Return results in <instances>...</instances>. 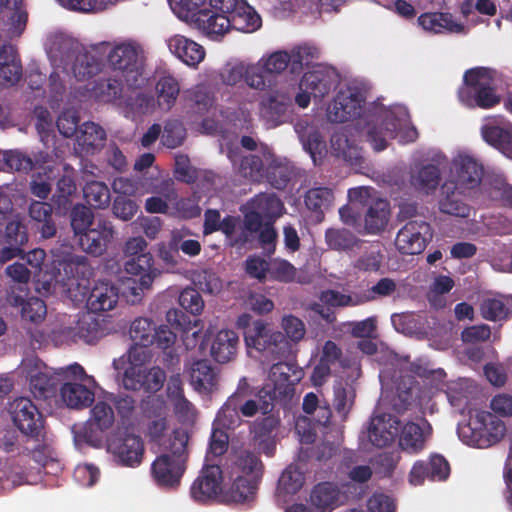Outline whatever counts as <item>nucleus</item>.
Segmentation results:
<instances>
[{
  "instance_id": "nucleus-39",
  "label": "nucleus",
  "mask_w": 512,
  "mask_h": 512,
  "mask_svg": "<svg viewBox=\"0 0 512 512\" xmlns=\"http://www.w3.org/2000/svg\"><path fill=\"white\" fill-rule=\"evenodd\" d=\"M482 137L489 145L499 150L507 158L512 159V125H485L482 127Z\"/></svg>"
},
{
  "instance_id": "nucleus-46",
  "label": "nucleus",
  "mask_w": 512,
  "mask_h": 512,
  "mask_svg": "<svg viewBox=\"0 0 512 512\" xmlns=\"http://www.w3.org/2000/svg\"><path fill=\"white\" fill-rule=\"evenodd\" d=\"M311 503L326 512L334 509L338 501V490L329 482L317 484L311 492Z\"/></svg>"
},
{
  "instance_id": "nucleus-61",
  "label": "nucleus",
  "mask_w": 512,
  "mask_h": 512,
  "mask_svg": "<svg viewBox=\"0 0 512 512\" xmlns=\"http://www.w3.org/2000/svg\"><path fill=\"white\" fill-rule=\"evenodd\" d=\"M296 268L287 260L274 259L269 265V277L272 280L291 283L295 280Z\"/></svg>"
},
{
  "instance_id": "nucleus-55",
  "label": "nucleus",
  "mask_w": 512,
  "mask_h": 512,
  "mask_svg": "<svg viewBox=\"0 0 512 512\" xmlns=\"http://www.w3.org/2000/svg\"><path fill=\"white\" fill-rule=\"evenodd\" d=\"M258 399L257 403L260 408V412L264 415L270 414L276 404H286L288 400L285 397L278 395V391L275 387L266 383L261 389L255 394Z\"/></svg>"
},
{
  "instance_id": "nucleus-16",
  "label": "nucleus",
  "mask_w": 512,
  "mask_h": 512,
  "mask_svg": "<svg viewBox=\"0 0 512 512\" xmlns=\"http://www.w3.org/2000/svg\"><path fill=\"white\" fill-rule=\"evenodd\" d=\"M7 303L16 308L24 322L39 324L47 314L45 303L34 296L25 297L22 290L11 289L6 297Z\"/></svg>"
},
{
  "instance_id": "nucleus-60",
  "label": "nucleus",
  "mask_w": 512,
  "mask_h": 512,
  "mask_svg": "<svg viewBox=\"0 0 512 512\" xmlns=\"http://www.w3.org/2000/svg\"><path fill=\"white\" fill-rule=\"evenodd\" d=\"M488 194L499 205L512 208V185L505 180L495 178L491 181Z\"/></svg>"
},
{
  "instance_id": "nucleus-24",
  "label": "nucleus",
  "mask_w": 512,
  "mask_h": 512,
  "mask_svg": "<svg viewBox=\"0 0 512 512\" xmlns=\"http://www.w3.org/2000/svg\"><path fill=\"white\" fill-rule=\"evenodd\" d=\"M362 99L357 93L339 92L328 108L330 121L343 123L360 116Z\"/></svg>"
},
{
  "instance_id": "nucleus-26",
  "label": "nucleus",
  "mask_w": 512,
  "mask_h": 512,
  "mask_svg": "<svg viewBox=\"0 0 512 512\" xmlns=\"http://www.w3.org/2000/svg\"><path fill=\"white\" fill-rule=\"evenodd\" d=\"M401 421L389 415L372 419L368 429L369 441L378 448L390 445L398 435Z\"/></svg>"
},
{
  "instance_id": "nucleus-37",
  "label": "nucleus",
  "mask_w": 512,
  "mask_h": 512,
  "mask_svg": "<svg viewBox=\"0 0 512 512\" xmlns=\"http://www.w3.org/2000/svg\"><path fill=\"white\" fill-rule=\"evenodd\" d=\"M289 63V54L285 51H278L254 64V66L260 67L258 74L261 80L264 81V90L273 85L275 75L283 72Z\"/></svg>"
},
{
  "instance_id": "nucleus-1",
  "label": "nucleus",
  "mask_w": 512,
  "mask_h": 512,
  "mask_svg": "<svg viewBox=\"0 0 512 512\" xmlns=\"http://www.w3.org/2000/svg\"><path fill=\"white\" fill-rule=\"evenodd\" d=\"M18 373L29 382V388L36 397H46L56 384L55 376L63 378L58 399L70 409L81 410L89 407L95 399L98 383L78 363L53 369L34 355L26 356L18 367Z\"/></svg>"
},
{
  "instance_id": "nucleus-57",
  "label": "nucleus",
  "mask_w": 512,
  "mask_h": 512,
  "mask_svg": "<svg viewBox=\"0 0 512 512\" xmlns=\"http://www.w3.org/2000/svg\"><path fill=\"white\" fill-rule=\"evenodd\" d=\"M207 0H168L173 11L185 21H193L206 5Z\"/></svg>"
},
{
  "instance_id": "nucleus-9",
  "label": "nucleus",
  "mask_w": 512,
  "mask_h": 512,
  "mask_svg": "<svg viewBox=\"0 0 512 512\" xmlns=\"http://www.w3.org/2000/svg\"><path fill=\"white\" fill-rule=\"evenodd\" d=\"M433 236L429 223L424 220H411L397 233L395 245L404 255L422 253Z\"/></svg>"
},
{
  "instance_id": "nucleus-33",
  "label": "nucleus",
  "mask_w": 512,
  "mask_h": 512,
  "mask_svg": "<svg viewBox=\"0 0 512 512\" xmlns=\"http://www.w3.org/2000/svg\"><path fill=\"white\" fill-rule=\"evenodd\" d=\"M190 383L200 393H210L218 384V373L208 360L195 361L190 369Z\"/></svg>"
},
{
  "instance_id": "nucleus-12",
  "label": "nucleus",
  "mask_w": 512,
  "mask_h": 512,
  "mask_svg": "<svg viewBox=\"0 0 512 512\" xmlns=\"http://www.w3.org/2000/svg\"><path fill=\"white\" fill-rule=\"evenodd\" d=\"M222 470L219 465H205L190 487L192 499L206 503L217 497L221 491Z\"/></svg>"
},
{
  "instance_id": "nucleus-45",
  "label": "nucleus",
  "mask_w": 512,
  "mask_h": 512,
  "mask_svg": "<svg viewBox=\"0 0 512 512\" xmlns=\"http://www.w3.org/2000/svg\"><path fill=\"white\" fill-rule=\"evenodd\" d=\"M251 208L265 218L274 222L280 216L282 202L275 194L260 193L251 200Z\"/></svg>"
},
{
  "instance_id": "nucleus-19",
  "label": "nucleus",
  "mask_w": 512,
  "mask_h": 512,
  "mask_svg": "<svg viewBox=\"0 0 512 512\" xmlns=\"http://www.w3.org/2000/svg\"><path fill=\"white\" fill-rule=\"evenodd\" d=\"M192 22L211 40H220L231 29L227 13L213 7L198 12Z\"/></svg>"
},
{
  "instance_id": "nucleus-21",
  "label": "nucleus",
  "mask_w": 512,
  "mask_h": 512,
  "mask_svg": "<svg viewBox=\"0 0 512 512\" xmlns=\"http://www.w3.org/2000/svg\"><path fill=\"white\" fill-rule=\"evenodd\" d=\"M467 190L458 189L456 185L445 182L441 186L438 208L441 213L459 218L470 216L471 206L465 198Z\"/></svg>"
},
{
  "instance_id": "nucleus-56",
  "label": "nucleus",
  "mask_w": 512,
  "mask_h": 512,
  "mask_svg": "<svg viewBox=\"0 0 512 512\" xmlns=\"http://www.w3.org/2000/svg\"><path fill=\"white\" fill-rule=\"evenodd\" d=\"M83 193L86 202L95 208L105 207L110 200L109 190L102 182H88L83 189Z\"/></svg>"
},
{
  "instance_id": "nucleus-63",
  "label": "nucleus",
  "mask_w": 512,
  "mask_h": 512,
  "mask_svg": "<svg viewBox=\"0 0 512 512\" xmlns=\"http://www.w3.org/2000/svg\"><path fill=\"white\" fill-rule=\"evenodd\" d=\"M180 306L192 315H200L204 309V300L201 294L194 288L187 287L179 295Z\"/></svg>"
},
{
  "instance_id": "nucleus-31",
  "label": "nucleus",
  "mask_w": 512,
  "mask_h": 512,
  "mask_svg": "<svg viewBox=\"0 0 512 512\" xmlns=\"http://www.w3.org/2000/svg\"><path fill=\"white\" fill-rule=\"evenodd\" d=\"M180 91L181 85L177 77L171 74L160 75L155 82L157 107L163 112H169L175 106Z\"/></svg>"
},
{
  "instance_id": "nucleus-51",
  "label": "nucleus",
  "mask_w": 512,
  "mask_h": 512,
  "mask_svg": "<svg viewBox=\"0 0 512 512\" xmlns=\"http://www.w3.org/2000/svg\"><path fill=\"white\" fill-rule=\"evenodd\" d=\"M334 399L333 406L336 413L340 416L341 420L345 421L350 413L355 400V390L349 385L334 386Z\"/></svg>"
},
{
  "instance_id": "nucleus-3",
  "label": "nucleus",
  "mask_w": 512,
  "mask_h": 512,
  "mask_svg": "<svg viewBox=\"0 0 512 512\" xmlns=\"http://www.w3.org/2000/svg\"><path fill=\"white\" fill-rule=\"evenodd\" d=\"M126 401L121 400L117 404V415L113 408L106 402H98L90 411V418L85 425H74L72 428L74 434V442L77 447L83 444H89L93 447L102 446V434L104 431L118 426L121 419L119 410L122 411L127 420Z\"/></svg>"
},
{
  "instance_id": "nucleus-34",
  "label": "nucleus",
  "mask_w": 512,
  "mask_h": 512,
  "mask_svg": "<svg viewBox=\"0 0 512 512\" xmlns=\"http://www.w3.org/2000/svg\"><path fill=\"white\" fill-rule=\"evenodd\" d=\"M264 465L259 456L249 450H241L234 456L231 475H243L246 478L261 481Z\"/></svg>"
},
{
  "instance_id": "nucleus-6",
  "label": "nucleus",
  "mask_w": 512,
  "mask_h": 512,
  "mask_svg": "<svg viewBox=\"0 0 512 512\" xmlns=\"http://www.w3.org/2000/svg\"><path fill=\"white\" fill-rule=\"evenodd\" d=\"M245 343L272 360L285 357L290 352V344L280 331H273L261 320L254 321L244 330Z\"/></svg>"
},
{
  "instance_id": "nucleus-7",
  "label": "nucleus",
  "mask_w": 512,
  "mask_h": 512,
  "mask_svg": "<svg viewBox=\"0 0 512 512\" xmlns=\"http://www.w3.org/2000/svg\"><path fill=\"white\" fill-rule=\"evenodd\" d=\"M146 241L142 237L130 238V295L139 297L151 288L154 275L152 273L153 257L145 252Z\"/></svg>"
},
{
  "instance_id": "nucleus-4",
  "label": "nucleus",
  "mask_w": 512,
  "mask_h": 512,
  "mask_svg": "<svg viewBox=\"0 0 512 512\" xmlns=\"http://www.w3.org/2000/svg\"><path fill=\"white\" fill-rule=\"evenodd\" d=\"M463 82L464 85L458 90V97L464 105L489 109L501 102L488 68L475 67L467 70L464 73Z\"/></svg>"
},
{
  "instance_id": "nucleus-50",
  "label": "nucleus",
  "mask_w": 512,
  "mask_h": 512,
  "mask_svg": "<svg viewBox=\"0 0 512 512\" xmlns=\"http://www.w3.org/2000/svg\"><path fill=\"white\" fill-rule=\"evenodd\" d=\"M155 327L148 318H136L130 323V340L134 346L148 347L153 344Z\"/></svg>"
},
{
  "instance_id": "nucleus-44",
  "label": "nucleus",
  "mask_w": 512,
  "mask_h": 512,
  "mask_svg": "<svg viewBox=\"0 0 512 512\" xmlns=\"http://www.w3.org/2000/svg\"><path fill=\"white\" fill-rule=\"evenodd\" d=\"M512 301L504 296L485 298L480 303V314L488 321L505 320L511 310Z\"/></svg>"
},
{
  "instance_id": "nucleus-13",
  "label": "nucleus",
  "mask_w": 512,
  "mask_h": 512,
  "mask_svg": "<svg viewBox=\"0 0 512 512\" xmlns=\"http://www.w3.org/2000/svg\"><path fill=\"white\" fill-rule=\"evenodd\" d=\"M399 447L410 455H416L422 452L427 441L432 435V426L425 419L420 422L409 421L399 428Z\"/></svg>"
},
{
  "instance_id": "nucleus-2",
  "label": "nucleus",
  "mask_w": 512,
  "mask_h": 512,
  "mask_svg": "<svg viewBox=\"0 0 512 512\" xmlns=\"http://www.w3.org/2000/svg\"><path fill=\"white\" fill-rule=\"evenodd\" d=\"M188 440V433L177 428L160 442L161 453L151 465V475L159 487L177 489L180 486L189 458Z\"/></svg>"
},
{
  "instance_id": "nucleus-14",
  "label": "nucleus",
  "mask_w": 512,
  "mask_h": 512,
  "mask_svg": "<svg viewBox=\"0 0 512 512\" xmlns=\"http://www.w3.org/2000/svg\"><path fill=\"white\" fill-rule=\"evenodd\" d=\"M302 376L303 371L293 364L278 362L270 368L268 384L275 387L278 395L290 401L295 393V385L300 382Z\"/></svg>"
},
{
  "instance_id": "nucleus-42",
  "label": "nucleus",
  "mask_w": 512,
  "mask_h": 512,
  "mask_svg": "<svg viewBox=\"0 0 512 512\" xmlns=\"http://www.w3.org/2000/svg\"><path fill=\"white\" fill-rule=\"evenodd\" d=\"M390 216L389 202L383 199L373 201L365 214V229L369 234L383 231Z\"/></svg>"
},
{
  "instance_id": "nucleus-58",
  "label": "nucleus",
  "mask_w": 512,
  "mask_h": 512,
  "mask_svg": "<svg viewBox=\"0 0 512 512\" xmlns=\"http://www.w3.org/2000/svg\"><path fill=\"white\" fill-rule=\"evenodd\" d=\"M304 474L293 465L288 466L279 478V487L287 494H295L304 484Z\"/></svg>"
},
{
  "instance_id": "nucleus-38",
  "label": "nucleus",
  "mask_w": 512,
  "mask_h": 512,
  "mask_svg": "<svg viewBox=\"0 0 512 512\" xmlns=\"http://www.w3.org/2000/svg\"><path fill=\"white\" fill-rule=\"evenodd\" d=\"M21 76V65L12 45L0 48V86L15 84Z\"/></svg>"
},
{
  "instance_id": "nucleus-62",
  "label": "nucleus",
  "mask_w": 512,
  "mask_h": 512,
  "mask_svg": "<svg viewBox=\"0 0 512 512\" xmlns=\"http://www.w3.org/2000/svg\"><path fill=\"white\" fill-rule=\"evenodd\" d=\"M293 177V171L287 165H273L266 169L267 182L275 189L283 190Z\"/></svg>"
},
{
  "instance_id": "nucleus-43",
  "label": "nucleus",
  "mask_w": 512,
  "mask_h": 512,
  "mask_svg": "<svg viewBox=\"0 0 512 512\" xmlns=\"http://www.w3.org/2000/svg\"><path fill=\"white\" fill-rule=\"evenodd\" d=\"M117 301L116 289L107 283H99L92 289L87 305L92 312H101L114 308Z\"/></svg>"
},
{
  "instance_id": "nucleus-40",
  "label": "nucleus",
  "mask_w": 512,
  "mask_h": 512,
  "mask_svg": "<svg viewBox=\"0 0 512 512\" xmlns=\"http://www.w3.org/2000/svg\"><path fill=\"white\" fill-rule=\"evenodd\" d=\"M399 129V120L393 115H386L380 126H372L367 130V140L375 151L387 148V138L393 139Z\"/></svg>"
},
{
  "instance_id": "nucleus-20",
  "label": "nucleus",
  "mask_w": 512,
  "mask_h": 512,
  "mask_svg": "<svg viewBox=\"0 0 512 512\" xmlns=\"http://www.w3.org/2000/svg\"><path fill=\"white\" fill-rule=\"evenodd\" d=\"M260 67L244 62L227 63L220 72V78L226 85H236L243 79L256 90H264V81L259 77Z\"/></svg>"
},
{
  "instance_id": "nucleus-22",
  "label": "nucleus",
  "mask_w": 512,
  "mask_h": 512,
  "mask_svg": "<svg viewBox=\"0 0 512 512\" xmlns=\"http://www.w3.org/2000/svg\"><path fill=\"white\" fill-rule=\"evenodd\" d=\"M151 76L152 71L144 46L130 39V89L147 87Z\"/></svg>"
},
{
  "instance_id": "nucleus-64",
  "label": "nucleus",
  "mask_w": 512,
  "mask_h": 512,
  "mask_svg": "<svg viewBox=\"0 0 512 512\" xmlns=\"http://www.w3.org/2000/svg\"><path fill=\"white\" fill-rule=\"evenodd\" d=\"M100 219L95 218L92 211L85 206H77L73 209L71 225L77 235H82L89 228L94 227V223Z\"/></svg>"
},
{
  "instance_id": "nucleus-27",
  "label": "nucleus",
  "mask_w": 512,
  "mask_h": 512,
  "mask_svg": "<svg viewBox=\"0 0 512 512\" xmlns=\"http://www.w3.org/2000/svg\"><path fill=\"white\" fill-rule=\"evenodd\" d=\"M121 419L118 426L113 429L106 440V450L112 457V460L122 466L128 465V424L121 410H119Z\"/></svg>"
},
{
  "instance_id": "nucleus-25",
  "label": "nucleus",
  "mask_w": 512,
  "mask_h": 512,
  "mask_svg": "<svg viewBox=\"0 0 512 512\" xmlns=\"http://www.w3.org/2000/svg\"><path fill=\"white\" fill-rule=\"evenodd\" d=\"M0 20L5 23L10 37L20 36L27 23L24 0H0Z\"/></svg>"
},
{
  "instance_id": "nucleus-54",
  "label": "nucleus",
  "mask_w": 512,
  "mask_h": 512,
  "mask_svg": "<svg viewBox=\"0 0 512 512\" xmlns=\"http://www.w3.org/2000/svg\"><path fill=\"white\" fill-rule=\"evenodd\" d=\"M150 84L141 89H130V110L145 114L157 106L156 97L149 90Z\"/></svg>"
},
{
  "instance_id": "nucleus-11",
  "label": "nucleus",
  "mask_w": 512,
  "mask_h": 512,
  "mask_svg": "<svg viewBox=\"0 0 512 512\" xmlns=\"http://www.w3.org/2000/svg\"><path fill=\"white\" fill-rule=\"evenodd\" d=\"M9 413L14 425L23 434L34 437L43 427L38 407L27 397H19L10 403Z\"/></svg>"
},
{
  "instance_id": "nucleus-32",
  "label": "nucleus",
  "mask_w": 512,
  "mask_h": 512,
  "mask_svg": "<svg viewBox=\"0 0 512 512\" xmlns=\"http://www.w3.org/2000/svg\"><path fill=\"white\" fill-rule=\"evenodd\" d=\"M106 141L104 129L94 122L83 123L76 133L77 150L81 154H93L100 150Z\"/></svg>"
},
{
  "instance_id": "nucleus-28",
  "label": "nucleus",
  "mask_w": 512,
  "mask_h": 512,
  "mask_svg": "<svg viewBox=\"0 0 512 512\" xmlns=\"http://www.w3.org/2000/svg\"><path fill=\"white\" fill-rule=\"evenodd\" d=\"M169 50L188 66L196 67L205 57L203 46L182 35H174L167 41Z\"/></svg>"
},
{
  "instance_id": "nucleus-30",
  "label": "nucleus",
  "mask_w": 512,
  "mask_h": 512,
  "mask_svg": "<svg viewBox=\"0 0 512 512\" xmlns=\"http://www.w3.org/2000/svg\"><path fill=\"white\" fill-rule=\"evenodd\" d=\"M44 45L51 63L54 66H60L71 58L77 42L63 33L55 32L47 36Z\"/></svg>"
},
{
  "instance_id": "nucleus-36",
  "label": "nucleus",
  "mask_w": 512,
  "mask_h": 512,
  "mask_svg": "<svg viewBox=\"0 0 512 512\" xmlns=\"http://www.w3.org/2000/svg\"><path fill=\"white\" fill-rule=\"evenodd\" d=\"M239 337L233 330L219 331L211 345V355L219 363H227L232 360L238 349Z\"/></svg>"
},
{
  "instance_id": "nucleus-15",
  "label": "nucleus",
  "mask_w": 512,
  "mask_h": 512,
  "mask_svg": "<svg viewBox=\"0 0 512 512\" xmlns=\"http://www.w3.org/2000/svg\"><path fill=\"white\" fill-rule=\"evenodd\" d=\"M338 84V76L334 69L316 66L302 76L300 90L310 91L315 98H323Z\"/></svg>"
},
{
  "instance_id": "nucleus-8",
  "label": "nucleus",
  "mask_w": 512,
  "mask_h": 512,
  "mask_svg": "<svg viewBox=\"0 0 512 512\" xmlns=\"http://www.w3.org/2000/svg\"><path fill=\"white\" fill-rule=\"evenodd\" d=\"M209 6L227 13L231 29L251 32L261 25V18L245 0H209Z\"/></svg>"
},
{
  "instance_id": "nucleus-49",
  "label": "nucleus",
  "mask_w": 512,
  "mask_h": 512,
  "mask_svg": "<svg viewBox=\"0 0 512 512\" xmlns=\"http://www.w3.org/2000/svg\"><path fill=\"white\" fill-rule=\"evenodd\" d=\"M188 101L196 113L204 115L214 106L215 96L207 85L198 84L189 91Z\"/></svg>"
},
{
  "instance_id": "nucleus-59",
  "label": "nucleus",
  "mask_w": 512,
  "mask_h": 512,
  "mask_svg": "<svg viewBox=\"0 0 512 512\" xmlns=\"http://www.w3.org/2000/svg\"><path fill=\"white\" fill-rule=\"evenodd\" d=\"M194 284L208 294H217L222 290L220 277L211 269H203L195 273Z\"/></svg>"
},
{
  "instance_id": "nucleus-41",
  "label": "nucleus",
  "mask_w": 512,
  "mask_h": 512,
  "mask_svg": "<svg viewBox=\"0 0 512 512\" xmlns=\"http://www.w3.org/2000/svg\"><path fill=\"white\" fill-rule=\"evenodd\" d=\"M232 477L233 482L224 494L226 501L234 503H247L253 501L260 481L246 478L243 475Z\"/></svg>"
},
{
  "instance_id": "nucleus-23",
  "label": "nucleus",
  "mask_w": 512,
  "mask_h": 512,
  "mask_svg": "<svg viewBox=\"0 0 512 512\" xmlns=\"http://www.w3.org/2000/svg\"><path fill=\"white\" fill-rule=\"evenodd\" d=\"M112 238V227L104 219H98L94 227L79 236V244L85 252L98 256L106 250Z\"/></svg>"
},
{
  "instance_id": "nucleus-47",
  "label": "nucleus",
  "mask_w": 512,
  "mask_h": 512,
  "mask_svg": "<svg viewBox=\"0 0 512 512\" xmlns=\"http://www.w3.org/2000/svg\"><path fill=\"white\" fill-rule=\"evenodd\" d=\"M325 242L332 250L348 251L358 244L359 239L348 229L329 228L325 231Z\"/></svg>"
},
{
  "instance_id": "nucleus-10",
  "label": "nucleus",
  "mask_w": 512,
  "mask_h": 512,
  "mask_svg": "<svg viewBox=\"0 0 512 512\" xmlns=\"http://www.w3.org/2000/svg\"><path fill=\"white\" fill-rule=\"evenodd\" d=\"M483 174V165L478 160L467 154H459L452 161L451 179L448 182L458 189L470 191L479 187Z\"/></svg>"
},
{
  "instance_id": "nucleus-18",
  "label": "nucleus",
  "mask_w": 512,
  "mask_h": 512,
  "mask_svg": "<svg viewBox=\"0 0 512 512\" xmlns=\"http://www.w3.org/2000/svg\"><path fill=\"white\" fill-rule=\"evenodd\" d=\"M442 179L441 170L438 165L415 164L409 172V184L418 194L433 195L438 189Z\"/></svg>"
},
{
  "instance_id": "nucleus-35",
  "label": "nucleus",
  "mask_w": 512,
  "mask_h": 512,
  "mask_svg": "<svg viewBox=\"0 0 512 512\" xmlns=\"http://www.w3.org/2000/svg\"><path fill=\"white\" fill-rule=\"evenodd\" d=\"M166 379V374L160 367H152L150 369H138L130 366V388H143L146 392L159 391Z\"/></svg>"
},
{
  "instance_id": "nucleus-17",
  "label": "nucleus",
  "mask_w": 512,
  "mask_h": 512,
  "mask_svg": "<svg viewBox=\"0 0 512 512\" xmlns=\"http://www.w3.org/2000/svg\"><path fill=\"white\" fill-rule=\"evenodd\" d=\"M105 48V44H93L84 53L76 56L71 71L78 81H86L102 70L104 62L100 56L105 52Z\"/></svg>"
},
{
  "instance_id": "nucleus-53",
  "label": "nucleus",
  "mask_w": 512,
  "mask_h": 512,
  "mask_svg": "<svg viewBox=\"0 0 512 512\" xmlns=\"http://www.w3.org/2000/svg\"><path fill=\"white\" fill-rule=\"evenodd\" d=\"M100 44L106 45L105 52L100 56L101 59L103 60L106 55L112 69L124 72L128 67V45L124 42L115 44L101 42Z\"/></svg>"
},
{
  "instance_id": "nucleus-29",
  "label": "nucleus",
  "mask_w": 512,
  "mask_h": 512,
  "mask_svg": "<svg viewBox=\"0 0 512 512\" xmlns=\"http://www.w3.org/2000/svg\"><path fill=\"white\" fill-rule=\"evenodd\" d=\"M418 24L425 30L434 34L462 33L464 25L455 21L449 12H426L418 17Z\"/></svg>"
},
{
  "instance_id": "nucleus-48",
  "label": "nucleus",
  "mask_w": 512,
  "mask_h": 512,
  "mask_svg": "<svg viewBox=\"0 0 512 512\" xmlns=\"http://www.w3.org/2000/svg\"><path fill=\"white\" fill-rule=\"evenodd\" d=\"M334 200V193L328 187H315L309 189L304 197V203L310 211L323 215Z\"/></svg>"
},
{
  "instance_id": "nucleus-52",
  "label": "nucleus",
  "mask_w": 512,
  "mask_h": 512,
  "mask_svg": "<svg viewBox=\"0 0 512 512\" xmlns=\"http://www.w3.org/2000/svg\"><path fill=\"white\" fill-rule=\"evenodd\" d=\"M291 97L287 94L275 93L262 102L263 114L272 121H277L285 115L291 105Z\"/></svg>"
},
{
  "instance_id": "nucleus-5",
  "label": "nucleus",
  "mask_w": 512,
  "mask_h": 512,
  "mask_svg": "<svg viewBox=\"0 0 512 512\" xmlns=\"http://www.w3.org/2000/svg\"><path fill=\"white\" fill-rule=\"evenodd\" d=\"M458 432L463 442L483 449L498 443L505 435L506 426L494 414L479 411L467 424L460 426Z\"/></svg>"
}]
</instances>
